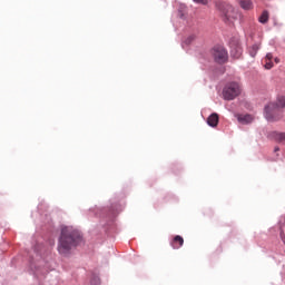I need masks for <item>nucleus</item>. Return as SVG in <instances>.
Instances as JSON below:
<instances>
[{
	"label": "nucleus",
	"instance_id": "1",
	"mask_svg": "<svg viewBox=\"0 0 285 285\" xmlns=\"http://www.w3.org/2000/svg\"><path fill=\"white\" fill-rule=\"evenodd\" d=\"M81 242V234L73 227H62L58 243V253L69 255L70 250Z\"/></svg>",
	"mask_w": 285,
	"mask_h": 285
},
{
	"label": "nucleus",
	"instance_id": "2",
	"mask_svg": "<svg viewBox=\"0 0 285 285\" xmlns=\"http://www.w3.org/2000/svg\"><path fill=\"white\" fill-rule=\"evenodd\" d=\"M285 108V96L278 98V104L271 102L265 107V117L267 121H275L277 114Z\"/></svg>",
	"mask_w": 285,
	"mask_h": 285
},
{
	"label": "nucleus",
	"instance_id": "3",
	"mask_svg": "<svg viewBox=\"0 0 285 285\" xmlns=\"http://www.w3.org/2000/svg\"><path fill=\"white\" fill-rule=\"evenodd\" d=\"M239 95H242V87L237 82H228L223 89V99L225 101H233Z\"/></svg>",
	"mask_w": 285,
	"mask_h": 285
},
{
	"label": "nucleus",
	"instance_id": "4",
	"mask_svg": "<svg viewBox=\"0 0 285 285\" xmlns=\"http://www.w3.org/2000/svg\"><path fill=\"white\" fill-rule=\"evenodd\" d=\"M213 55L217 63H226L228 61V51L222 46L214 47Z\"/></svg>",
	"mask_w": 285,
	"mask_h": 285
},
{
	"label": "nucleus",
	"instance_id": "5",
	"mask_svg": "<svg viewBox=\"0 0 285 285\" xmlns=\"http://www.w3.org/2000/svg\"><path fill=\"white\" fill-rule=\"evenodd\" d=\"M223 14L227 21H233L237 19V13H235V8L233 6L226 4L223 7Z\"/></svg>",
	"mask_w": 285,
	"mask_h": 285
},
{
	"label": "nucleus",
	"instance_id": "6",
	"mask_svg": "<svg viewBox=\"0 0 285 285\" xmlns=\"http://www.w3.org/2000/svg\"><path fill=\"white\" fill-rule=\"evenodd\" d=\"M269 137L278 144H285V132L273 131L269 134Z\"/></svg>",
	"mask_w": 285,
	"mask_h": 285
},
{
	"label": "nucleus",
	"instance_id": "7",
	"mask_svg": "<svg viewBox=\"0 0 285 285\" xmlns=\"http://www.w3.org/2000/svg\"><path fill=\"white\" fill-rule=\"evenodd\" d=\"M170 246L176 250L181 248V246H184V237L179 235L175 236L170 243Z\"/></svg>",
	"mask_w": 285,
	"mask_h": 285
},
{
	"label": "nucleus",
	"instance_id": "8",
	"mask_svg": "<svg viewBox=\"0 0 285 285\" xmlns=\"http://www.w3.org/2000/svg\"><path fill=\"white\" fill-rule=\"evenodd\" d=\"M207 124H208V126H210L212 128H217V125L219 124V115H217V114H212V115L207 118Z\"/></svg>",
	"mask_w": 285,
	"mask_h": 285
},
{
	"label": "nucleus",
	"instance_id": "9",
	"mask_svg": "<svg viewBox=\"0 0 285 285\" xmlns=\"http://www.w3.org/2000/svg\"><path fill=\"white\" fill-rule=\"evenodd\" d=\"M230 55L234 59H239V57H242V47H232Z\"/></svg>",
	"mask_w": 285,
	"mask_h": 285
},
{
	"label": "nucleus",
	"instance_id": "10",
	"mask_svg": "<svg viewBox=\"0 0 285 285\" xmlns=\"http://www.w3.org/2000/svg\"><path fill=\"white\" fill-rule=\"evenodd\" d=\"M264 62L266 70H271V68H273V53H267Z\"/></svg>",
	"mask_w": 285,
	"mask_h": 285
},
{
	"label": "nucleus",
	"instance_id": "11",
	"mask_svg": "<svg viewBox=\"0 0 285 285\" xmlns=\"http://www.w3.org/2000/svg\"><path fill=\"white\" fill-rule=\"evenodd\" d=\"M238 121H240V124H250V121H253V116L250 115L239 116Z\"/></svg>",
	"mask_w": 285,
	"mask_h": 285
},
{
	"label": "nucleus",
	"instance_id": "12",
	"mask_svg": "<svg viewBox=\"0 0 285 285\" xmlns=\"http://www.w3.org/2000/svg\"><path fill=\"white\" fill-rule=\"evenodd\" d=\"M240 7L244 10H250V8H253V2L250 0H240Z\"/></svg>",
	"mask_w": 285,
	"mask_h": 285
},
{
	"label": "nucleus",
	"instance_id": "13",
	"mask_svg": "<svg viewBox=\"0 0 285 285\" xmlns=\"http://www.w3.org/2000/svg\"><path fill=\"white\" fill-rule=\"evenodd\" d=\"M259 23H268V11H263L258 18Z\"/></svg>",
	"mask_w": 285,
	"mask_h": 285
},
{
	"label": "nucleus",
	"instance_id": "14",
	"mask_svg": "<svg viewBox=\"0 0 285 285\" xmlns=\"http://www.w3.org/2000/svg\"><path fill=\"white\" fill-rule=\"evenodd\" d=\"M257 50H259V45H254L249 49V55L250 57H256L257 56Z\"/></svg>",
	"mask_w": 285,
	"mask_h": 285
},
{
	"label": "nucleus",
	"instance_id": "15",
	"mask_svg": "<svg viewBox=\"0 0 285 285\" xmlns=\"http://www.w3.org/2000/svg\"><path fill=\"white\" fill-rule=\"evenodd\" d=\"M101 284V279H99V277L95 276L94 278H91V285H99Z\"/></svg>",
	"mask_w": 285,
	"mask_h": 285
},
{
	"label": "nucleus",
	"instance_id": "16",
	"mask_svg": "<svg viewBox=\"0 0 285 285\" xmlns=\"http://www.w3.org/2000/svg\"><path fill=\"white\" fill-rule=\"evenodd\" d=\"M195 36H189L186 40L185 43H193V41H195Z\"/></svg>",
	"mask_w": 285,
	"mask_h": 285
},
{
	"label": "nucleus",
	"instance_id": "17",
	"mask_svg": "<svg viewBox=\"0 0 285 285\" xmlns=\"http://www.w3.org/2000/svg\"><path fill=\"white\" fill-rule=\"evenodd\" d=\"M195 3H200L202 6H206L208 3V0H194Z\"/></svg>",
	"mask_w": 285,
	"mask_h": 285
},
{
	"label": "nucleus",
	"instance_id": "18",
	"mask_svg": "<svg viewBox=\"0 0 285 285\" xmlns=\"http://www.w3.org/2000/svg\"><path fill=\"white\" fill-rule=\"evenodd\" d=\"M274 153H279V147H275Z\"/></svg>",
	"mask_w": 285,
	"mask_h": 285
},
{
	"label": "nucleus",
	"instance_id": "19",
	"mask_svg": "<svg viewBox=\"0 0 285 285\" xmlns=\"http://www.w3.org/2000/svg\"><path fill=\"white\" fill-rule=\"evenodd\" d=\"M275 63H279V58L274 59Z\"/></svg>",
	"mask_w": 285,
	"mask_h": 285
}]
</instances>
